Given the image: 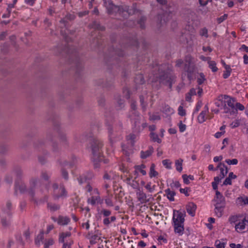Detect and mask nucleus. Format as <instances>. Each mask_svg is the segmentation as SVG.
I'll list each match as a JSON object with an SVG mask.
<instances>
[{
    "label": "nucleus",
    "mask_w": 248,
    "mask_h": 248,
    "mask_svg": "<svg viewBox=\"0 0 248 248\" xmlns=\"http://www.w3.org/2000/svg\"><path fill=\"white\" fill-rule=\"evenodd\" d=\"M102 146V142L98 138L93 137L90 139L89 148L93 154L92 160L96 168H98L102 163L106 164L108 162V160L104 159L101 155V149Z\"/></svg>",
    "instance_id": "obj_1"
},
{
    "label": "nucleus",
    "mask_w": 248,
    "mask_h": 248,
    "mask_svg": "<svg viewBox=\"0 0 248 248\" xmlns=\"http://www.w3.org/2000/svg\"><path fill=\"white\" fill-rule=\"evenodd\" d=\"M166 65H156L153 67V73L149 76V80L151 82H156L159 81L160 83L163 84L169 83L171 88L173 77L168 71H165Z\"/></svg>",
    "instance_id": "obj_2"
},
{
    "label": "nucleus",
    "mask_w": 248,
    "mask_h": 248,
    "mask_svg": "<svg viewBox=\"0 0 248 248\" xmlns=\"http://www.w3.org/2000/svg\"><path fill=\"white\" fill-rule=\"evenodd\" d=\"M36 189H38L37 191L38 196H40L41 194L44 195L43 197L40 198V201L42 202H47L48 199V186L46 185H42L41 181L39 178L33 177L31 178L30 181V188L27 191L33 199Z\"/></svg>",
    "instance_id": "obj_3"
},
{
    "label": "nucleus",
    "mask_w": 248,
    "mask_h": 248,
    "mask_svg": "<svg viewBox=\"0 0 248 248\" xmlns=\"http://www.w3.org/2000/svg\"><path fill=\"white\" fill-rule=\"evenodd\" d=\"M104 5L106 8L109 15L119 14L124 18L129 16L128 7L126 6H117L113 4L111 0H103Z\"/></svg>",
    "instance_id": "obj_4"
},
{
    "label": "nucleus",
    "mask_w": 248,
    "mask_h": 248,
    "mask_svg": "<svg viewBox=\"0 0 248 248\" xmlns=\"http://www.w3.org/2000/svg\"><path fill=\"white\" fill-rule=\"evenodd\" d=\"M85 189L87 192L90 193L91 197L87 200L89 204L95 205L102 202L103 200L100 196V193L97 188H93L90 184H88Z\"/></svg>",
    "instance_id": "obj_5"
},
{
    "label": "nucleus",
    "mask_w": 248,
    "mask_h": 248,
    "mask_svg": "<svg viewBox=\"0 0 248 248\" xmlns=\"http://www.w3.org/2000/svg\"><path fill=\"white\" fill-rule=\"evenodd\" d=\"M222 100L223 102V108L224 113L229 115H233L237 113V110L235 107L236 101L234 98L227 95H224Z\"/></svg>",
    "instance_id": "obj_6"
},
{
    "label": "nucleus",
    "mask_w": 248,
    "mask_h": 248,
    "mask_svg": "<svg viewBox=\"0 0 248 248\" xmlns=\"http://www.w3.org/2000/svg\"><path fill=\"white\" fill-rule=\"evenodd\" d=\"M135 118H131V122L133 123V128L138 133H140L145 127L147 126L146 123L144 122L139 115L135 113Z\"/></svg>",
    "instance_id": "obj_7"
},
{
    "label": "nucleus",
    "mask_w": 248,
    "mask_h": 248,
    "mask_svg": "<svg viewBox=\"0 0 248 248\" xmlns=\"http://www.w3.org/2000/svg\"><path fill=\"white\" fill-rule=\"evenodd\" d=\"M52 195L54 199L57 200L59 198H65L67 195V192L63 186H61L59 187L58 185L54 183L52 185Z\"/></svg>",
    "instance_id": "obj_8"
},
{
    "label": "nucleus",
    "mask_w": 248,
    "mask_h": 248,
    "mask_svg": "<svg viewBox=\"0 0 248 248\" xmlns=\"http://www.w3.org/2000/svg\"><path fill=\"white\" fill-rule=\"evenodd\" d=\"M108 129L109 142L110 144L112 145L114 143L120 139L121 135L120 130L121 127L119 130L117 131L116 130L114 129L113 127L108 125Z\"/></svg>",
    "instance_id": "obj_9"
},
{
    "label": "nucleus",
    "mask_w": 248,
    "mask_h": 248,
    "mask_svg": "<svg viewBox=\"0 0 248 248\" xmlns=\"http://www.w3.org/2000/svg\"><path fill=\"white\" fill-rule=\"evenodd\" d=\"M184 69L187 73H191L195 70V62L194 58L190 55H187L185 59Z\"/></svg>",
    "instance_id": "obj_10"
},
{
    "label": "nucleus",
    "mask_w": 248,
    "mask_h": 248,
    "mask_svg": "<svg viewBox=\"0 0 248 248\" xmlns=\"http://www.w3.org/2000/svg\"><path fill=\"white\" fill-rule=\"evenodd\" d=\"M185 214L181 212L177 211L176 213L174 212L173 216V224H184L185 221Z\"/></svg>",
    "instance_id": "obj_11"
},
{
    "label": "nucleus",
    "mask_w": 248,
    "mask_h": 248,
    "mask_svg": "<svg viewBox=\"0 0 248 248\" xmlns=\"http://www.w3.org/2000/svg\"><path fill=\"white\" fill-rule=\"evenodd\" d=\"M139 133L135 131V128H133V132L126 136V140L131 143V146H133L135 142L138 140Z\"/></svg>",
    "instance_id": "obj_12"
},
{
    "label": "nucleus",
    "mask_w": 248,
    "mask_h": 248,
    "mask_svg": "<svg viewBox=\"0 0 248 248\" xmlns=\"http://www.w3.org/2000/svg\"><path fill=\"white\" fill-rule=\"evenodd\" d=\"M209 111V108L207 105H205L203 110L200 113L198 117V120L200 123H202L208 118L207 113Z\"/></svg>",
    "instance_id": "obj_13"
},
{
    "label": "nucleus",
    "mask_w": 248,
    "mask_h": 248,
    "mask_svg": "<svg viewBox=\"0 0 248 248\" xmlns=\"http://www.w3.org/2000/svg\"><path fill=\"white\" fill-rule=\"evenodd\" d=\"M136 194L138 201L141 203H146L149 202V200L147 199V195L142 190L139 189Z\"/></svg>",
    "instance_id": "obj_14"
},
{
    "label": "nucleus",
    "mask_w": 248,
    "mask_h": 248,
    "mask_svg": "<svg viewBox=\"0 0 248 248\" xmlns=\"http://www.w3.org/2000/svg\"><path fill=\"white\" fill-rule=\"evenodd\" d=\"M247 225H248V220L244 218L235 225V230L237 232H242Z\"/></svg>",
    "instance_id": "obj_15"
},
{
    "label": "nucleus",
    "mask_w": 248,
    "mask_h": 248,
    "mask_svg": "<svg viewBox=\"0 0 248 248\" xmlns=\"http://www.w3.org/2000/svg\"><path fill=\"white\" fill-rule=\"evenodd\" d=\"M197 205L193 202H189L186 206V210L187 213L192 217L195 215Z\"/></svg>",
    "instance_id": "obj_16"
},
{
    "label": "nucleus",
    "mask_w": 248,
    "mask_h": 248,
    "mask_svg": "<svg viewBox=\"0 0 248 248\" xmlns=\"http://www.w3.org/2000/svg\"><path fill=\"white\" fill-rule=\"evenodd\" d=\"M94 177L92 172H88L86 174H82L78 178V181L80 184L84 183L87 180L92 179Z\"/></svg>",
    "instance_id": "obj_17"
},
{
    "label": "nucleus",
    "mask_w": 248,
    "mask_h": 248,
    "mask_svg": "<svg viewBox=\"0 0 248 248\" xmlns=\"http://www.w3.org/2000/svg\"><path fill=\"white\" fill-rule=\"evenodd\" d=\"M214 200L216 202V204L225 205V201L224 197L222 196L220 192L217 190L216 191V196Z\"/></svg>",
    "instance_id": "obj_18"
},
{
    "label": "nucleus",
    "mask_w": 248,
    "mask_h": 248,
    "mask_svg": "<svg viewBox=\"0 0 248 248\" xmlns=\"http://www.w3.org/2000/svg\"><path fill=\"white\" fill-rule=\"evenodd\" d=\"M70 221V218L66 216H59L57 218V222L60 225H66Z\"/></svg>",
    "instance_id": "obj_19"
},
{
    "label": "nucleus",
    "mask_w": 248,
    "mask_h": 248,
    "mask_svg": "<svg viewBox=\"0 0 248 248\" xmlns=\"http://www.w3.org/2000/svg\"><path fill=\"white\" fill-rule=\"evenodd\" d=\"M137 177H135L132 179L131 177H127L125 181L126 183L132 186L133 188H137L139 187V183L136 181Z\"/></svg>",
    "instance_id": "obj_20"
},
{
    "label": "nucleus",
    "mask_w": 248,
    "mask_h": 248,
    "mask_svg": "<svg viewBox=\"0 0 248 248\" xmlns=\"http://www.w3.org/2000/svg\"><path fill=\"white\" fill-rule=\"evenodd\" d=\"M215 213L218 217L222 216L225 205H219L218 204H215Z\"/></svg>",
    "instance_id": "obj_21"
},
{
    "label": "nucleus",
    "mask_w": 248,
    "mask_h": 248,
    "mask_svg": "<svg viewBox=\"0 0 248 248\" xmlns=\"http://www.w3.org/2000/svg\"><path fill=\"white\" fill-rule=\"evenodd\" d=\"M217 167L220 170V176H221V178H224L226 175L228 171L227 167L224 165V164L220 163Z\"/></svg>",
    "instance_id": "obj_22"
},
{
    "label": "nucleus",
    "mask_w": 248,
    "mask_h": 248,
    "mask_svg": "<svg viewBox=\"0 0 248 248\" xmlns=\"http://www.w3.org/2000/svg\"><path fill=\"white\" fill-rule=\"evenodd\" d=\"M174 232L178 234L179 235H182L184 232V224H174Z\"/></svg>",
    "instance_id": "obj_23"
},
{
    "label": "nucleus",
    "mask_w": 248,
    "mask_h": 248,
    "mask_svg": "<svg viewBox=\"0 0 248 248\" xmlns=\"http://www.w3.org/2000/svg\"><path fill=\"white\" fill-rule=\"evenodd\" d=\"M145 168V166L144 164L135 166V170L134 171V174L136 175L138 174V173L139 172H140L143 175H145L146 174V171L144 170Z\"/></svg>",
    "instance_id": "obj_24"
},
{
    "label": "nucleus",
    "mask_w": 248,
    "mask_h": 248,
    "mask_svg": "<svg viewBox=\"0 0 248 248\" xmlns=\"http://www.w3.org/2000/svg\"><path fill=\"white\" fill-rule=\"evenodd\" d=\"M113 195L109 192V190H107V196L105 197V203L108 206H113V203L112 202Z\"/></svg>",
    "instance_id": "obj_25"
},
{
    "label": "nucleus",
    "mask_w": 248,
    "mask_h": 248,
    "mask_svg": "<svg viewBox=\"0 0 248 248\" xmlns=\"http://www.w3.org/2000/svg\"><path fill=\"white\" fill-rule=\"evenodd\" d=\"M55 243L54 239L52 237L46 238L43 242L44 248H49L50 246L53 245Z\"/></svg>",
    "instance_id": "obj_26"
},
{
    "label": "nucleus",
    "mask_w": 248,
    "mask_h": 248,
    "mask_svg": "<svg viewBox=\"0 0 248 248\" xmlns=\"http://www.w3.org/2000/svg\"><path fill=\"white\" fill-rule=\"evenodd\" d=\"M26 190V186L25 184L22 182L20 183L17 182H16L15 184V190L17 192L19 190L20 192H24Z\"/></svg>",
    "instance_id": "obj_27"
},
{
    "label": "nucleus",
    "mask_w": 248,
    "mask_h": 248,
    "mask_svg": "<svg viewBox=\"0 0 248 248\" xmlns=\"http://www.w3.org/2000/svg\"><path fill=\"white\" fill-rule=\"evenodd\" d=\"M165 194L168 199L170 201H174V196L175 195V192L171 190L170 188H168L165 190Z\"/></svg>",
    "instance_id": "obj_28"
},
{
    "label": "nucleus",
    "mask_w": 248,
    "mask_h": 248,
    "mask_svg": "<svg viewBox=\"0 0 248 248\" xmlns=\"http://www.w3.org/2000/svg\"><path fill=\"white\" fill-rule=\"evenodd\" d=\"M44 240V232L43 231H41L36 237L35 239V243L36 245L39 246L41 245V242L43 243Z\"/></svg>",
    "instance_id": "obj_29"
},
{
    "label": "nucleus",
    "mask_w": 248,
    "mask_h": 248,
    "mask_svg": "<svg viewBox=\"0 0 248 248\" xmlns=\"http://www.w3.org/2000/svg\"><path fill=\"white\" fill-rule=\"evenodd\" d=\"M71 233L70 232H61L59 234V243L65 242V239L71 236Z\"/></svg>",
    "instance_id": "obj_30"
},
{
    "label": "nucleus",
    "mask_w": 248,
    "mask_h": 248,
    "mask_svg": "<svg viewBox=\"0 0 248 248\" xmlns=\"http://www.w3.org/2000/svg\"><path fill=\"white\" fill-rule=\"evenodd\" d=\"M12 204L11 202H6L5 207L3 208V211L8 216H10L12 215Z\"/></svg>",
    "instance_id": "obj_31"
},
{
    "label": "nucleus",
    "mask_w": 248,
    "mask_h": 248,
    "mask_svg": "<svg viewBox=\"0 0 248 248\" xmlns=\"http://www.w3.org/2000/svg\"><path fill=\"white\" fill-rule=\"evenodd\" d=\"M60 207V205L51 202H48L47 204V208L50 212H55L59 210Z\"/></svg>",
    "instance_id": "obj_32"
},
{
    "label": "nucleus",
    "mask_w": 248,
    "mask_h": 248,
    "mask_svg": "<svg viewBox=\"0 0 248 248\" xmlns=\"http://www.w3.org/2000/svg\"><path fill=\"white\" fill-rule=\"evenodd\" d=\"M153 152V148L152 147H150L149 150L144 152L141 151L140 153V156L142 158H146L147 157L151 155Z\"/></svg>",
    "instance_id": "obj_33"
},
{
    "label": "nucleus",
    "mask_w": 248,
    "mask_h": 248,
    "mask_svg": "<svg viewBox=\"0 0 248 248\" xmlns=\"http://www.w3.org/2000/svg\"><path fill=\"white\" fill-rule=\"evenodd\" d=\"M236 203L238 204L242 205L243 204H248V197H238L236 199Z\"/></svg>",
    "instance_id": "obj_34"
},
{
    "label": "nucleus",
    "mask_w": 248,
    "mask_h": 248,
    "mask_svg": "<svg viewBox=\"0 0 248 248\" xmlns=\"http://www.w3.org/2000/svg\"><path fill=\"white\" fill-rule=\"evenodd\" d=\"M115 174L113 171L106 172L103 176L105 180H111L114 179Z\"/></svg>",
    "instance_id": "obj_35"
},
{
    "label": "nucleus",
    "mask_w": 248,
    "mask_h": 248,
    "mask_svg": "<svg viewBox=\"0 0 248 248\" xmlns=\"http://www.w3.org/2000/svg\"><path fill=\"white\" fill-rule=\"evenodd\" d=\"M183 160L180 158L175 161V165L176 167V170L181 172L182 171V164H183Z\"/></svg>",
    "instance_id": "obj_36"
},
{
    "label": "nucleus",
    "mask_w": 248,
    "mask_h": 248,
    "mask_svg": "<svg viewBox=\"0 0 248 248\" xmlns=\"http://www.w3.org/2000/svg\"><path fill=\"white\" fill-rule=\"evenodd\" d=\"M158 172L155 170V165L152 164L150 167L149 176L151 178L156 177L158 175Z\"/></svg>",
    "instance_id": "obj_37"
},
{
    "label": "nucleus",
    "mask_w": 248,
    "mask_h": 248,
    "mask_svg": "<svg viewBox=\"0 0 248 248\" xmlns=\"http://www.w3.org/2000/svg\"><path fill=\"white\" fill-rule=\"evenodd\" d=\"M135 82L136 84H142L144 83L143 76L141 74L138 75L135 78Z\"/></svg>",
    "instance_id": "obj_38"
},
{
    "label": "nucleus",
    "mask_w": 248,
    "mask_h": 248,
    "mask_svg": "<svg viewBox=\"0 0 248 248\" xmlns=\"http://www.w3.org/2000/svg\"><path fill=\"white\" fill-rule=\"evenodd\" d=\"M209 67L212 70V72H216L217 71L218 68L216 66V62L214 61H209L208 63Z\"/></svg>",
    "instance_id": "obj_39"
},
{
    "label": "nucleus",
    "mask_w": 248,
    "mask_h": 248,
    "mask_svg": "<svg viewBox=\"0 0 248 248\" xmlns=\"http://www.w3.org/2000/svg\"><path fill=\"white\" fill-rule=\"evenodd\" d=\"M40 177L42 179L48 181L50 177V174L46 171H44L41 172Z\"/></svg>",
    "instance_id": "obj_40"
},
{
    "label": "nucleus",
    "mask_w": 248,
    "mask_h": 248,
    "mask_svg": "<svg viewBox=\"0 0 248 248\" xmlns=\"http://www.w3.org/2000/svg\"><path fill=\"white\" fill-rule=\"evenodd\" d=\"M150 137L154 141H156L158 143H160L161 142V140L158 138V135L155 133H151Z\"/></svg>",
    "instance_id": "obj_41"
},
{
    "label": "nucleus",
    "mask_w": 248,
    "mask_h": 248,
    "mask_svg": "<svg viewBox=\"0 0 248 248\" xmlns=\"http://www.w3.org/2000/svg\"><path fill=\"white\" fill-rule=\"evenodd\" d=\"M200 35L202 36H204L205 38L208 37V30L206 28H203L200 30Z\"/></svg>",
    "instance_id": "obj_42"
},
{
    "label": "nucleus",
    "mask_w": 248,
    "mask_h": 248,
    "mask_svg": "<svg viewBox=\"0 0 248 248\" xmlns=\"http://www.w3.org/2000/svg\"><path fill=\"white\" fill-rule=\"evenodd\" d=\"M131 108L132 109V111L131 112V114L130 115L131 119L132 118H135V113H136L137 115H139L138 113L135 111L136 108V105L135 104V102H133L131 105Z\"/></svg>",
    "instance_id": "obj_43"
},
{
    "label": "nucleus",
    "mask_w": 248,
    "mask_h": 248,
    "mask_svg": "<svg viewBox=\"0 0 248 248\" xmlns=\"http://www.w3.org/2000/svg\"><path fill=\"white\" fill-rule=\"evenodd\" d=\"M145 187L149 192L152 193L155 190V186H152L151 183L149 182L145 186Z\"/></svg>",
    "instance_id": "obj_44"
},
{
    "label": "nucleus",
    "mask_w": 248,
    "mask_h": 248,
    "mask_svg": "<svg viewBox=\"0 0 248 248\" xmlns=\"http://www.w3.org/2000/svg\"><path fill=\"white\" fill-rule=\"evenodd\" d=\"M215 246L216 248H224L225 243L220 240H217L215 242Z\"/></svg>",
    "instance_id": "obj_45"
},
{
    "label": "nucleus",
    "mask_w": 248,
    "mask_h": 248,
    "mask_svg": "<svg viewBox=\"0 0 248 248\" xmlns=\"http://www.w3.org/2000/svg\"><path fill=\"white\" fill-rule=\"evenodd\" d=\"M163 165L168 169H171V162L169 159H165L162 161Z\"/></svg>",
    "instance_id": "obj_46"
},
{
    "label": "nucleus",
    "mask_w": 248,
    "mask_h": 248,
    "mask_svg": "<svg viewBox=\"0 0 248 248\" xmlns=\"http://www.w3.org/2000/svg\"><path fill=\"white\" fill-rule=\"evenodd\" d=\"M178 126L179 127V131L180 132H184L186 129V125L182 123V122L181 121L178 124Z\"/></svg>",
    "instance_id": "obj_47"
},
{
    "label": "nucleus",
    "mask_w": 248,
    "mask_h": 248,
    "mask_svg": "<svg viewBox=\"0 0 248 248\" xmlns=\"http://www.w3.org/2000/svg\"><path fill=\"white\" fill-rule=\"evenodd\" d=\"M238 160L236 158H234L232 160L228 159L225 160V162L228 165H236L238 163Z\"/></svg>",
    "instance_id": "obj_48"
},
{
    "label": "nucleus",
    "mask_w": 248,
    "mask_h": 248,
    "mask_svg": "<svg viewBox=\"0 0 248 248\" xmlns=\"http://www.w3.org/2000/svg\"><path fill=\"white\" fill-rule=\"evenodd\" d=\"M178 111L179 115L180 116H184L186 114V110L185 109H184L183 106H182L179 107L178 108Z\"/></svg>",
    "instance_id": "obj_49"
},
{
    "label": "nucleus",
    "mask_w": 248,
    "mask_h": 248,
    "mask_svg": "<svg viewBox=\"0 0 248 248\" xmlns=\"http://www.w3.org/2000/svg\"><path fill=\"white\" fill-rule=\"evenodd\" d=\"M117 102L118 105V108H121L124 106V101L122 99L118 97L117 99Z\"/></svg>",
    "instance_id": "obj_50"
},
{
    "label": "nucleus",
    "mask_w": 248,
    "mask_h": 248,
    "mask_svg": "<svg viewBox=\"0 0 248 248\" xmlns=\"http://www.w3.org/2000/svg\"><path fill=\"white\" fill-rule=\"evenodd\" d=\"M228 17V14H224V15H223L222 16L218 17L217 18V22L218 23H221V22H222L224 20H225V19H227Z\"/></svg>",
    "instance_id": "obj_51"
},
{
    "label": "nucleus",
    "mask_w": 248,
    "mask_h": 248,
    "mask_svg": "<svg viewBox=\"0 0 248 248\" xmlns=\"http://www.w3.org/2000/svg\"><path fill=\"white\" fill-rule=\"evenodd\" d=\"M63 243L62 248H71V246L73 243V241L70 242H64Z\"/></svg>",
    "instance_id": "obj_52"
},
{
    "label": "nucleus",
    "mask_w": 248,
    "mask_h": 248,
    "mask_svg": "<svg viewBox=\"0 0 248 248\" xmlns=\"http://www.w3.org/2000/svg\"><path fill=\"white\" fill-rule=\"evenodd\" d=\"M235 107L236 110L239 109L240 110H243L245 109L244 106L240 103L235 102Z\"/></svg>",
    "instance_id": "obj_53"
},
{
    "label": "nucleus",
    "mask_w": 248,
    "mask_h": 248,
    "mask_svg": "<svg viewBox=\"0 0 248 248\" xmlns=\"http://www.w3.org/2000/svg\"><path fill=\"white\" fill-rule=\"evenodd\" d=\"M101 213L103 215L104 217H108L111 214V212L107 209H103L101 211Z\"/></svg>",
    "instance_id": "obj_54"
},
{
    "label": "nucleus",
    "mask_w": 248,
    "mask_h": 248,
    "mask_svg": "<svg viewBox=\"0 0 248 248\" xmlns=\"http://www.w3.org/2000/svg\"><path fill=\"white\" fill-rule=\"evenodd\" d=\"M61 172H62V177L65 179V180H67L68 179V172L64 169H62V170H61Z\"/></svg>",
    "instance_id": "obj_55"
},
{
    "label": "nucleus",
    "mask_w": 248,
    "mask_h": 248,
    "mask_svg": "<svg viewBox=\"0 0 248 248\" xmlns=\"http://www.w3.org/2000/svg\"><path fill=\"white\" fill-rule=\"evenodd\" d=\"M205 80V78L203 74H200V77L198 78V83L199 84H202Z\"/></svg>",
    "instance_id": "obj_56"
},
{
    "label": "nucleus",
    "mask_w": 248,
    "mask_h": 248,
    "mask_svg": "<svg viewBox=\"0 0 248 248\" xmlns=\"http://www.w3.org/2000/svg\"><path fill=\"white\" fill-rule=\"evenodd\" d=\"M123 93L126 98L128 99L130 97V93L127 88L124 89Z\"/></svg>",
    "instance_id": "obj_57"
},
{
    "label": "nucleus",
    "mask_w": 248,
    "mask_h": 248,
    "mask_svg": "<svg viewBox=\"0 0 248 248\" xmlns=\"http://www.w3.org/2000/svg\"><path fill=\"white\" fill-rule=\"evenodd\" d=\"M170 186L172 187L178 188V187H180L181 184H180V183L178 181H174V182H173L170 184Z\"/></svg>",
    "instance_id": "obj_58"
},
{
    "label": "nucleus",
    "mask_w": 248,
    "mask_h": 248,
    "mask_svg": "<svg viewBox=\"0 0 248 248\" xmlns=\"http://www.w3.org/2000/svg\"><path fill=\"white\" fill-rule=\"evenodd\" d=\"M182 178L184 180V182L186 184H189V179L188 178V176L186 174H183L182 175Z\"/></svg>",
    "instance_id": "obj_59"
},
{
    "label": "nucleus",
    "mask_w": 248,
    "mask_h": 248,
    "mask_svg": "<svg viewBox=\"0 0 248 248\" xmlns=\"http://www.w3.org/2000/svg\"><path fill=\"white\" fill-rule=\"evenodd\" d=\"M237 221V216H232L229 218V221L231 223H235Z\"/></svg>",
    "instance_id": "obj_60"
},
{
    "label": "nucleus",
    "mask_w": 248,
    "mask_h": 248,
    "mask_svg": "<svg viewBox=\"0 0 248 248\" xmlns=\"http://www.w3.org/2000/svg\"><path fill=\"white\" fill-rule=\"evenodd\" d=\"M165 111L166 112L169 113L170 114H172L174 112L173 109L168 106L165 107Z\"/></svg>",
    "instance_id": "obj_61"
},
{
    "label": "nucleus",
    "mask_w": 248,
    "mask_h": 248,
    "mask_svg": "<svg viewBox=\"0 0 248 248\" xmlns=\"http://www.w3.org/2000/svg\"><path fill=\"white\" fill-rule=\"evenodd\" d=\"M223 185H232V179L229 178L227 177L225 179V181L223 182Z\"/></svg>",
    "instance_id": "obj_62"
},
{
    "label": "nucleus",
    "mask_w": 248,
    "mask_h": 248,
    "mask_svg": "<svg viewBox=\"0 0 248 248\" xmlns=\"http://www.w3.org/2000/svg\"><path fill=\"white\" fill-rule=\"evenodd\" d=\"M230 247L231 248H241L242 247V246L240 244L236 245L234 243H231L230 244Z\"/></svg>",
    "instance_id": "obj_63"
},
{
    "label": "nucleus",
    "mask_w": 248,
    "mask_h": 248,
    "mask_svg": "<svg viewBox=\"0 0 248 248\" xmlns=\"http://www.w3.org/2000/svg\"><path fill=\"white\" fill-rule=\"evenodd\" d=\"M232 71H225L224 72V73L223 74V77L224 78H227L231 74Z\"/></svg>",
    "instance_id": "obj_64"
}]
</instances>
